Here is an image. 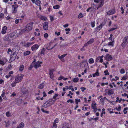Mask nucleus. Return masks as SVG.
<instances>
[{
	"label": "nucleus",
	"mask_w": 128,
	"mask_h": 128,
	"mask_svg": "<svg viewBox=\"0 0 128 128\" xmlns=\"http://www.w3.org/2000/svg\"><path fill=\"white\" fill-rule=\"evenodd\" d=\"M36 4L38 6H40L41 4V2L39 0H36Z\"/></svg>",
	"instance_id": "6ab92c4d"
},
{
	"label": "nucleus",
	"mask_w": 128,
	"mask_h": 128,
	"mask_svg": "<svg viewBox=\"0 0 128 128\" xmlns=\"http://www.w3.org/2000/svg\"><path fill=\"white\" fill-rule=\"evenodd\" d=\"M20 21V19H16L15 20V23L16 24H18Z\"/></svg>",
	"instance_id": "6e6d98bb"
},
{
	"label": "nucleus",
	"mask_w": 128,
	"mask_h": 128,
	"mask_svg": "<svg viewBox=\"0 0 128 128\" xmlns=\"http://www.w3.org/2000/svg\"><path fill=\"white\" fill-rule=\"evenodd\" d=\"M90 7L91 8V10L90 11V12L95 10L96 8V6L94 4H92L91 7Z\"/></svg>",
	"instance_id": "9b49d317"
},
{
	"label": "nucleus",
	"mask_w": 128,
	"mask_h": 128,
	"mask_svg": "<svg viewBox=\"0 0 128 128\" xmlns=\"http://www.w3.org/2000/svg\"><path fill=\"white\" fill-rule=\"evenodd\" d=\"M12 52V50H11L10 49V48H9L8 49V51L7 52V53L8 54H10V52Z\"/></svg>",
	"instance_id": "bf43d9fd"
},
{
	"label": "nucleus",
	"mask_w": 128,
	"mask_h": 128,
	"mask_svg": "<svg viewBox=\"0 0 128 128\" xmlns=\"http://www.w3.org/2000/svg\"><path fill=\"white\" fill-rule=\"evenodd\" d=\"M24 75L22 74H18L14 77L15 81L11 84V86L14 87L16 86V83L21 82L23 79Z\"/></svg>",
	"instance_id": "f257e3e1"
},
{
	"label": "nucleus",
	"mask_w": 128,
	"mask_h": 128,
	"mask_svg": "<svg viewBox=\"0 0 128 128\" xmlns=\"http://www.w3.org/2000/svg\"><path fill=\"white\" fill-rule=\"evenodd\" d=\"M114 42V40H112V42H109L108 44V45L109 46H113V42Z\"/></svg>",
	"instance_id": "4c0bfd02"
},
{
	"label": "nucleus",
	"mask_w": 128,
	"mask_h": 128,
	"mask_svg": "<svg viewBox=\"0 0 128 128\" xmlns=\"http://www.w3.org/2000/svg\"><path fill=\"white\" fill-rule=\"evenodd\" d=\"M67 54H66L62 55L61 56H58V57L63 62H64L65 61L64 59L63 58Z\"/></svg>",
	"instance_id": "1a4fd4ad"
},
{
	"label": "nucleus",
	"mask_w": 128,
	"mask_h": 128,
	"mask_svg": "<svg viewBox=\"0 0 128 128\" xmlns=\"http://www.w3.org/2000/svg\"><path fill=\"white\" fill-rule=\"evenodd\" d=\"M68 45V44H64L62 45H60V47L63 48L65 46H67Z\"/></svg>",
	"instance_id": "4d7b16f0"
},
{
	"label": "nucleus",
	"mask_w": 128,
	"mask_h": 128,
	"mask_svg": "<svg viewBox=\"0 0 128 128\" xmlns=\"http://www.w3.org/2000/svg\"><path fill=\"white\" fill-rule=\"evenodd\" d=\"M42 94H43V97H45L46 96V94L45 92H43Z\"/></svg>",
	"instance_id": "338daca9"
},
{
	"label": "nucleus",
	"mask_w": 128,
	"mask_h": 128,
	"mask_svg": "<svg viewBox=\"0 0 128 128\" xmlns=\"http://www.w3.org/2000/svg\"><path fill=\"white\" fill-rule=\"evenodd\" d=\"M128 78L127 76H124L122 78L121 80H126Z\"/></svg>",
	"instance_id": "3c124183"
},
{
	"label": "nucleus",
	"mask_w": 128,
	"mask_h": 128,
	"mask_svg": "<svg viewBox=\"0 0 128 128\" xmlns=\"http://www.w3.org/2000/svg\"><path fill=\"white\" fill-rule=\"evenodd\" d=\"M95 22H91V25L92 27L93 28L95 26Z\"/></svg>",
	"instance_id": "58836bf2"
},
{
	"label": "nucleus",
	"mask_w": 128,
	"mask_h": 128,
	"mask_svg": "<svg viewBox=\"0 0 128 128\" xmlns=\"http://www.w3.org/2000/svg\"><path fill=\"white\" fill-rule=\"evenodd\" d=\"M5 122L6 123V127H8L10 125V124L8 122L6 123V121Z\"/></svg>",
	"instance_id": "864d4df0"
},
{
	"label": "nucleus",
	"mask_w": 128,
	"mask_h": 128,
	"mask_svg": "<svg viewBox=\"0 0 128 128\" xmlns=\"http://www.w3.org/2000/svg\"><path fill=\"white\" fill-rule=\"evenodd\" d=\"M123 42L122 44V46H125L126 45L128 42V40L126 37L123 40Z\"/></svg>",
	"instance_id": "0eeeda50"
},
{
	"label": "nucleus",
	"mask_w": 128,
	"mask_h": 128,
	"mask_svg": "<svg viewBox=\"0 0 128 128\" xmlns=\"http://www.w3.org/2000/svg\"><path fill=\"white\" fill-rule=\"evenodd\" d=\"M42 62L38 61L34 63H32V64L34 65V67L35 68H37L41 66L40 64H42Z\"/></svg>",
	"instance_id": "20e7f679"
},
{
	"label": "nucleus",
	"mask_w": 128,
	"mask_h": 128,
	"mask_svg": "<svg viewBox=\"0 0 128 128\" xmlns=\"http://www.w3.org/2000/svg\"><path fill=\"white\" fill-rule=\"evenodd\" d=\"M105 59L108 61H110L112 60V58L111 56L109 54H107L104 57Z\"/></svg>",
	"instance_id": "423d86ee"
},
{
	"label": "nucleus",
	"mask_w": 128,
	"mask_h": 128,
	"mask_svg": "<svg viewBox=\"0 0 128 128\" xmlns=\"http://www.w3.org/2000/svg\"><path fill=\"white\" fill-rule=\"evenodd\" d=\"M91 119H92V120H95L96 121L98 120V117H96L95 118H91Z\"/></svg>",
	"instance_id": "052dcab7"
},
{
	"label": "nucleus",
	"mask_w": 128,
	"mask_h": 128,
	"mask_svg": "<svg viewBox=\"0 0 128 128\" xmlns=\"http://www.w3.org/2000/svg\"><path fill=\"white\" fill-rule=\"evenodd\" d=\"M12 7H14L17 8L18 7V6L17 4H15V5H12Z\"/></svg>",
	"instance_id": "680f3d73"
},
{
	"label": "nucleus",
	"mask_w": 128,
	"mask_h": 128,
	"mask_svg": "<svg viewBox=\"0 0 128 128\" xmlns=\"http://www.w3.org/2000/svg\"><path fill=\"white\" fill-rule=\"evenodd\" d=\"M92 107L94 110L96 109V110H97V107L95 106H94V103H92Z\"/></svg>",
	"instance_id": "c85d7f7f"
},
{
	"label": "nucleus",
	"mask_w": 128,
	"mask_h": 128,
	"mask_svg": "<svg viewBox=\"0 0 128 128\" xmlns=\"http://www.w3.org/2000/svg\"><path fill=\"white\" fill-rule=\"evenodd\" d=\"M80 88L82 90V91L83 92L86 89V88L83 87H81Z\"/></svg>",
	"instance_id": "603ef678"
},
{
	"label": "nucleus",
	"mask_w": 128,
	"mask_h": 128,
	"mask_svg": "<svg viewBox=\"0 0 128 128\" xmlns=\"http://www.w3.org/2000/svg\"><path fill=\"white\" fill-rule=\"evenodd\" d=\"M116 29V28H111L110 29L108 30L109 32H110Z\"/></svg>",
	"instance_id": "de8ad7c7"
},
{
	"label": "nucleus",
	"mask_w": 128,
	"mask_h": 128,
	"mask_svg": "<svg viewBox=\"0 0 128 128\" xmlns=\"http://www.w3.org/2000/svg\"><path fill=\"white\" fill-rule=\"evenodd\" d=\"M99 3L98 4V8H101L104 4V0H99Z\"/></svg>",
	"instance_id": "ddd939ff"
},
{
	"label": "nucleus",
	"mask_w": 128,
	"mask_h": 128,
	"mask_svg": "<svg viewBox=\"0 0 128 128\" xmlns=\"http://www.w3.org/2000/svg\"><path fill=\"white\" fill-rule=\"evenodd\" d=\"M22 91L23 93V95L24 96H27L29 93L28 89L24 88H22Z\"/></svg>",
	"instance_id": "7ed1b4c3"
},
{
	"label": "nucleus",
	"mask_w": 128,
	"mask_h": 128,
	"mask_svg": "<svg viewBox=\"0 0 128 128\" xmlns=\"http://www.w3.org/2000/svg\"><path fill=\"white\" fill-rule=\"evenodd\" d=\"M54 92V90H51L50 91H49L48 92V94H50L52 93H53Z\"/></svg>",
	"instance_id": "e2e57ef3"
},
{
	"label": "nucleus",
	"mask_w": 128,
	"mask_h": 128,
	"mask_svg": "<svg viewBox=\"0 0 128 128\" xmlns=\"http://www.w3.org/2000/svg\"><path fill=\"white\" fill-rule=\"evenodd\" d=\"M120 73L121 74H123L125 72V70L123 69H122L120 70Z\"/></svg>",
	"instance_id": "a18cd8bd"
},
{
	"label": "nucleus",
	"mask_w": 128,
	"mask_h": 128,
	"mask_svg": "<svg viewBox=\"0 0 128 128\" xmlns=\"http://www.w3.org/2000/svg\"><path fill=\"white\" fill-rule=\"evenodd\" d=\"M34 67V65H33L32 64L31 65L30 67L28 68V69L29 70H31L32 68H33Z\"/></svg>",
	"instance_id": "8fccbe9b"
},
{
	"label": "nucleus",
	"mask_w": 128,
	"mask_h": 128,
	"mask_svg": "<svg viewBox=\"0 0 128 128\" xmlns=\"http://www.w3.org/2000/svg\"><path fill=\"white\" fill-rule=\"evenodd\" d=\"M116 109L118 111H120V110L121 109V107L120 106H119L118 108L116 107Z\"/></svg>",
	"instance_id": "a19ab883"
},
{
	"label": "nucleus",
	"mask_w": 128,
	"mask_h": 128,
	"mask_svg": "<svg viewBox=\"0 0 128 128\" xmlns=\"http://www.w3.org/2000/svg\"><path fill=\"white\" fill-rule=\"evenodd\" d=\"M10 58L12 59V60H14L15 59V57L12 56V55H10Z\"/></svg>",
	"instance_id": "cd10ccee"
},
{
	"label": "nucleus",
	"mask_w": 128,
	"mask_h": 128,
	"mask_svg": "<svg viewBox=\"0 0 128 128\" xmlns=\"http://www.w3.org/2000/svg\"><path fill=\"white\" fill-rule=\"evenodd\" d=\"M4 40L5 41H8L9 40V37L8 36H6V38H4Z\"/></svg>",
	"instance_id": "ea45409f"
},
{
	"label": "nucleus",
	"mask_w": 128,
	"mask_h": 128,
	"mask_svg": "<svg viewBox=\"0 0 128 128\" xmlns=\"http://www.w3.org/2000/svg\"><path fill=\"white\" fill-rule=\"evenodd\" d=\"M45 50V48H43L41 50V51L40 52V54H44Z\"/></svg>",
	"instance_id": "bb28decb"
},
{
	"label": "nucleus",
	"mask_w": 128,
	"mask_h": 128,
	"mask_svg": "<svg viewBox=\"0 0 128 128\" xmlns=\"http://www.w3.org/2000/svg\"><path fill=\"white\" fill-rule=\"evenodd\" d=\"M14 77L13 76H12L10 80L11 82H13V83L14 82V81H15V80H14Z\"/></svg>",
	"instance_id": "a878e982"
},
{
	"label": "nucleus",
	"mask_w": 128,
	"mask_h": 128,
	"mask_svg": "<svg viewBox=\"0 0 128 128\" xmlns=\"http://www.w3.org/2000/svg\"><path fill=\"white\" fill-rule=\"evenodd\" d=\"M44 86L42 84H40L38 87V88H39L41 89L42 88H44Z\"/></svg>",
	"instance_id": "e433bc0d"
},
{
	"label": "nucleus",
	"mask_w": 128,
	"mask_h": 128,
	"mask_svg": "<svg viewBox=\"0 0 128 128\" xmlns=\"http://www.w3.org/2000/svg\"><path fill=\"white\" fill-rule=\"evenodd\" d=\"M112 89L110 88L109 89L108 92V94L110 95L112 94L113 92H112Z\"/></svg>",
	"instance_id": "b1692460"
},
{
	"label": "nucleus",
	"mask_w": 128,
	"mask_h": 128,
	"mask_svg": "<svg viewBox=\"0 0 128 128\" xmlns=\"http://www.w3.org/2000/svg\"><path fill=\"white\" fill-rule=\"evenodd\" d=\"M58 94H55L53 96V98L54 99H55L58 96Z\"/></svg>",
	"instance_id": "0e129e2a"
},
{
	"label": "nucleus",
	"mask_w": 128,
	"mask_h": 128,
	"mask_svg": "<svg viewBox=\"0 0 128 128\" xmlns=\"http://www.w3.org/2000/svg\"><path fill=\"white\" fill-rule=\"evenodd\" d=\"M31 45H32V44L30 42H27L26 43V46H27V47H29Z\"/></svg>",
	"instance_id": "5fc2aeb1"
},
{
	"label": "nucleus",
	"mask_w": 128,
	"mask_h": 128,
	"mask_svg": "<svg viewBox=\"0 0 128 128\" xmlns=\"http://www.w3.org/2000/svg\"><path fill=\"white\" fill-rule=\"evenodd\" d=\"M30 53V52L29 51H26L24 52V55L26 56L29 55Z\"/></svg>",
	"instance_id": "412c9836"
},
{
	"label": "nucleus",
	"mask_w": 128,
	"mask_h": 128,
	"mask_svg": "<svg viewBox=\"0 0 128 128\" xmlns=\"http://www.w3.org/2000/svg\"><path fill=\"white\" fill-rule=\"evenodd\" d=\"M78 80L79 79L78 78H75L73 80V81L74 82H78Z\"/></svg>",
	"instance_id": "7c9ffc66"
},
{
	"label": "nucleus",
	"mask_w": 128,
	"mask_h": 128,
	"mask_svg": "<svg viewBox=\"0 0 128 128\" xmlns=\"http://www.w3.org/2000/svg\"><path fill=\"white\" fill-rule=\"evenodd\" d=\"M95 74L96 76H98L100 75V73L98 72H96Z\"/></svg>",
	"instance_id": "774afa93"
},
{
	"label": "nucleus",
	"mask_w": 128,
	"mask_h": 128,
	"mask_svg": "<svg viewBox=\"0 0 128 128\" xmlns=\"http://www.w3.org/2000/svg\"><path fill=\"white\" fill-rule=\"evenodd\" d=\"M101 57V60H100V62H103V59H102L104 57V56L103 55L102 56H100Z\"/></svg>",
	"instance_id": "49530a36"
},
{
	"label": "nucleus",
	"mask_w": 128,
	"mask_h": 128,
	"mask_svg": "<svg viewBox=\"0 0 128 128\" xmlns=\"http://www.w3.org/2000/svg\"><path fill=\"white\" fill-rule=\"evenodd\" d=\"M94 41V38H92L90 40L87 42V43L88 44H90L92 43Z\"/></svg>",
	"instance_id": "aec40b11"
},
{
	"label": "nucleus",
	"mask_w": 128,
	"mask_h": 128,
	"mask_svg": "<svg viewBox=\"0 0 128 128\" xmlns=\"http://www.w3.org/2000/svg\"><path fill=\"white\" fill-rule=\"evenodd\" d=\"M116 12V11L114 9H113L110 10L107 12V14L108 15H110L111 14H114Z\"/></svg>",
	"instance_id": "9d476101"
},
{
	"label": "nucleus",
	"mask_w": 128,
	"mask_h": 128,
	"mask_svg": "<svg viewBox=\"0 0 128 128\" xmlns=\"http://www.w3.org/2000/svg\"><path fill=\"white\" fill-rule=\"evenodd\" d=\"M24 68V66L23 65H20L19 67V71L22 72Z\"/></svg>",
	"instance_id": "4be33fe9"
},
{
	"label": "nucleus",
	"mask_w": 128,
	"mask_h": 128,
	"mask_svg": "<svg viewBox=\"0 0 128 128\" xmlns=\"http://www.w3.org/2000/svg\"><path fill=\"white\" fill-rule=\"evenodd\" d=\"M39 47L38 45L36 44L33 46L31 47V49L32 51H34V50H37Z\"/></svg>",
	"instance_id": "4468645a"
},
{
	"label": "nucleus",
	"mask_w": 128,
	"mask_h": 128,
	"mask_svg": "<svg viewBox=\"0 0 128 128\" xmlns=\"http://www.w3.org/2000/svg\"><path fill=\"white\" fill-rule=\"evenodd\" d=\"M83 14L82 13H80L78 16V18L79 19L80 18L83 17Z\"/></svg>",
	"instance_id": "c9c22d12"
},
{
	"label": "nucleus",
	"mask_w": 128,
	"mask_h": 128,
	"mask_svg": "<svg viewBox=\"0 0 128 128\" xmlns=\"http://www.w3.org/2000/svg\"><path fill=\"white\" fill-rule=\"evenodd\" d=\"M33 22H30L27 24L26 27L22 30V32L24 33L28 32L30 30H31L33 27Z\"/></svg>",
	"instance_id": "f03ea898"
},
{
	"label": "nucleus",
	"mask_w": 128,
	"mask_h": 128,
	"mask_svg": "<svg viewBox=\"0 0 128 128\" xmlns=\"http://www.w3.org/2000/svg\"><path fill=\"white\" fill-rule=\"evenodd\" d=\"M60 6L58 5H56L53 6V8L54 9H58L60 8Z\"/></svg>",
	"instance_id": "72a5a7b5"
},
{
	"label": "nucleus",
	"mask_w": 128,
	"mask_h": 128,
	"mask_svg": "<svg viewBox=\"0 0 128 128\" xmlns=\"http://www.w3.org/2000/svg\"><path fill=\"white\" fill-rule=\"evenodd\" d=\"M44 37L46 38H47L48 37V34L46 33L44 34Z\"/></svg>",
	"instance_id": "09e8293b"
},
{
	"label": "nucleus",
	"mask_w": 128,
	"mask_h": 128,
	"mask_svg": "<svg viewBox=\"0 0 128 128\" xmlns=\"http://www.w3.org/2000/svg\"><path fill=\"white\" fill-rule=\"evenodd\" d=\"M24 124L23 122L20 123L19 125L16 128H23L24 126Z\"/></svg>",
	"instance_id": "f3484780"
},
{
	"label": "nucleus",
	"mask_w": 128,
	"mask_h": 128,
	"mask_svg": "<svg viewBox=\"0 0 128 128\" xmlns=\"http://www.w3.org/2000/svg\"><path fill=\"white\" fill-rule=\"evenodd\" d=\"M11 75L9 74V73L8 74L6 75V78H8L11 76Z\"/></svg>",
	"instance_id": "37998d69"
},
{
	"label": "nucleus",
	"mask_w": 128,
	"mask_h": 128,
	"mask_svg": "<svg viewBox=\"0 0 128 128\" xmlns=\"http://www.w3.org/2000/svg\"><path fill=\"white\" fill-rule=\"evenodd\" d=\"M101 57L100 56H98L96 59V62H98L99 60H101Z\"/></svg>",
	"instance_id": "f704fd0d"
},
{
	"label": "nucleus",
	"mask_w": 128,
	"mask_h": 128,
	"mask_svg": "<svg viewBox=\"0 0 128 128\" xmlns=\"http://www.w3.org/2000/svg\"><path fill=\"white\" fill-rule=\"evenodd\" d=\"M39 18L41 20H46L47 19L46 17L42 15H40L39 16Z\"/></svg>",
	"instance_id": "a211bd4d"
},
{
	"label": "nucleus",
	"mask_w": 128,
	"mask_h": 128,
	"mask_svg": "<svg viewBox=\"0 0 128 128\" xmlns=\"http://www.w3.org/2000/svg\"><path fill=\"white\" fill-rule=\"evenodd\" d=\"M54 71V69L50 70L49 72V74L50 75V76L51 78L52 79H54V75L53 72Z\"/></svg>",
	"instance_id": "39448f33"
},
{
	"label": "nucleus",
	"mask_w": 128,
	"mask_h": 128,
	"mask_svg": "<svg viewBox=\"0 0 128 128\" xmlns=\"http://www.w3.org/2000/svg\"><path fill=\"white\" fill-rule=\"evenodd\" d=\"M88 62L90 64L93 63L94 62V60L92 58H90Z\"/></svg>",
	"instance_id": "5701e85b"
},
{
	"label": "nucleus",
	"mask_w": 128,
	"mask_h": 128,
	"mask_svg": "<svg viewBox=\"0 0 128 128\" xmlns=\"http://www.w3.org/2000/svg\"><path fill=\"white\" fill-rule=\"evenodd\" d=\"M6 115L8 117H9L11 116V114L9 112H6Z\"/></svg>",
	"instance_id": "c756f323"
},
{
	"label": "nucleus",
	"mask_w": 128,
	"mask_h": 128,
	"mask_svg": "<svg viewBox=\"0 0 128 128\" xmlns=\"http://www.w3.org/2000/svg\"><path fill=\"white\" fill-rule=\"evenodd\" d=\"M57 125L56 124H55V123H53L52 128H56Z\"/></svg>",
	"instance_id": "79ce46f5"
},
{
	"label": "nucleus",
	"mask_w": 128,
	"mask_h": 128,
	"mask_svg": "<svg viewBox=\"0 0 128 128\" xmlns=\"http://www.w3.org/2000/svg\"><path fill=\"white\" fill-rule=\"evenodd\" d=\"M13 13H15L17 11V8L14 7H12Z\"/></svg>",
	"instance_id": "393cba45"
},
{
	"label": "nucleus",
	"mask_w": 128,
	"mask_h": 128,
	"mask_svg": "<svg viewBox=\"0 0 128 128\" xmlns=\"http://www.w3.org/2000/svg\"><path fill=\"white\" fill-rule=\"evenodd\" d=\"M104 73L105 75H109L110 74L109 72H108V70H106L104 71Z\"/></svg>",
	"instance_id": "473e14b6"
},
{
	"label": "nucleus",
	"mask_w": 128,
	"mask_h": 128,
	"mask_svg": "<svg viewBox=\"0 0 128 128\" xmlns=\"http://www.w3.org/2000/svg\"><path fill=\"white\" fill-rule=\"evenodd\" d=\"M104 23H102L99 26L96 27L95 28V29L96 30V31L97 32L99 31L102 28V27L104 26Z\"/></svg>",
	"instance_id": "6e6552de"
},
{
	"label": "nucleus",
	"mask_w": 128,
	"mask_h": 128,
	"mask_svg": "<svg viewBox=\"0 0 128 128\" xmlns=\"http://www.w3.org/2000/svg\"><path fill=\"white\" fill-rule=\"evenodd\" d=\"M5 64L4 62L2 60H0V64H2V65H4Z\"/></svg>",
	"instance_id": "c03bdc74"
},
{
	"label": "nucleus",
	"mask_w": 128,
	"mask_h": 128,
	"mask_svg": "<svg viewBox=\"0 0 128 128\" xmlns=\"http://www.w3.org/2000/svg\"><path fill=\"white\" fill-rule=\"evenodd\" d=\"M58 119L57 118H56L54 120V121L53 123H55L56 124L58 122Z\"/></svg>",
	"instance_id": "13d9d810"
},
{
	"label": "nucleus",
	"mask_w": 128,
	"mask_h": 128,
	"mask_svg": "<svg viewBox=\"0 0 128 128\" xmlns=\"http://www.w3.org/2000/svg\"><path fill=\"white\" fill-rule=\"evenodd\" d=\"M64 77L60 76L58 78V80H61L62 79H63Z\"/></svg>",
	"instance_id": "69168bd1"
},
{
	"label": "nucleus",
	"mask_w": 128,
	"mask_h": 128,
	"mask_svg": "<svg viewBox=\"0 0 128 128\" xmlns=\"http://www.w3.org/2000/svg\"><path fill=\"white\" fill-rule=\"evenodd\" d=\"M50 104L47 101H46L42 106V107L44 108H46L49 106Z\"/></svg>",
	"instance_id": "f8f14e48"
},
{
	"label": "nucleus",
	"mask_w": 128,
	"mask_h": 128,
	"mask_svg": "<svg viewBox=\"0 0 128 128\" xmlns=\"http://www.w3.org/2000/svg\"><path fill=\"white\" fill-rule=\"evenodd\" d=\"M48 23L47 22H45L44 23L43 27L44 30H46L48 29Z\"/></svg>",
	"instance_id": "2eb2a0df"
},
{
	"label": "nucleus",
	"mask_w": 128,
	"mask_h": 128,
	"mask_svg": "<svg viewBox=\"0 0 128 128\" xmlns=\"http://www.w3.org/2000/svg\"><path fill=\"white\" fill-rule=\"evenodd\" d=\"M2 60L4 62L5 64L8 61L7 59L6 58H2Z\"/></svg>",
	"instance_id": "2f4dec72"
},
{
	"label": "nucleus",
	"mask_w": 128,
	"mask_h": 128,
	"mask_svg": "<svg viewBox=\"0 0 128 128\" xmlns=\"http://www.w3.org/2000/svg\"><path fill=\"white\" fill-rule=\"evenodd\" d=\"M7 28L6 26H4L2 28L1 33L3 34H5L6 32Z\"/></svg>",
	"instance_id": "dca6fc26"
}]
</instances>
